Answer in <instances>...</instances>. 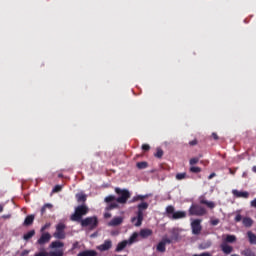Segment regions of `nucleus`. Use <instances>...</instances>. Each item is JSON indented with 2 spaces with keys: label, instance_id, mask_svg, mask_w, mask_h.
<instances>
[{
  "label": "nucleus",
  "instance_id": "obj_26",
  "mask_svg": "<svg viewBox=\"0 0 256 256\" xmlns=\"http://www.w3.org/2000/svg\"><path fill=\"white\" fill-rule=\"evenodd\" d=\"M242 223L244 227H253V219H251L250 217H244L242 219Z\"/></svg>",
  "mask_w": 256,
  "mask_h": 256
},
{
  "label": "nucleus",
  "instance_id": "obj_51",
  "mask_svg": "<svg viewBox=\"0 0 256 256\" xmlns=\"http://www.w3.org/2000/svg\"><path fill=\"white\" fill-rule=\"evenodd\" d=\"M3 218H4V219H11V214L4 215Z\"/></svg>",
  "mask_w": 256,
  "mask_h": 256
},
{
  "label": "nucleus",
  "instance_id": "obj_52",
  "mask_svg": "<svg viewBox=\"0 0 256 256\" xmlns=\"http://www.w3.org/2000/svg\"><path fill=\"white\" fill-rule=\"evenodd\" d=\"M229 173L231 174V175H235V171L233 170V169H229Z\"/></svg>",
  "mask_w": 256,
  "mask_h": 256
},
{
  "label": "nucleus",
  "instance_id": "obj_11",
  "mask_svg": "<svg viewBox=\"0 0 256 256\" xmlns=\"http://www.w3.org/2000/svg\"><path fill=\"white\" fill-rule=\"evenodd\" d=\"M113 247V241L111 240H105L103 244L96 247L98 251H109Z\"/></svg>",
  "mask_w": 256,
  "mask_h": 256
},
{
  "label": "nucleus",
  "instance_id": "obj_17",
  "mask_svg": "<svg viewBox=\"0 0 256 256\" xmlns=\"http://www.w3.org/2000/svg\"><path fill=\"white\" fill-rule=\"evenodd\" d=\"M35 221V215L31 214L26 216L25 220H24V227H29L31 225H33V222Z\"/></svg>",
  "mask_w": 256,
  "mask_h": 256
},
{
  "label": "nucleus",
  "instance_id": "obj_50",
  "mask_svg": "<svg viewBox=\"0 0 256 256\" xmlns=\"http://www.w3.org/2000/svg\"><path fill=\"white\" fill-rule=\"evenodd\" d=\"M104 217H105V219H110L111 213H105V214H104Z\"/></svg>",
  "mask_w": 256,
  "mask_h": 256
},
{
  "label": "nucleus",
  "instance_id": "obj_3",
  "mask_svg": "<svg viewBox=\"0 0 256 256\" xmlns=\"http://www.w3.org/2000/svg\"><path fill=\"white\" fill-rule=\"evenodd\" d=\"M166 214L169 219L177 220V219H185L187 217V212L185 211H177L175 212V207L169 205L166 207Z\"/></svg>",
  "mask_w": 256,
  "mask_h": 256
},
{
  "label": "nucleus",
  "instance_id": "obj_45",
  "mask_svg": "<svg viewBox=\"0 0 256 256\" xmlns=\"http://www.w3.org/2000/svg\"><path fill=\"white\" fill-rule=\"evenodd\" d=\"M211 225H219V219L212 220Z\"/></svg>",
  "mask_w": 256,
  "mask_h": 256
},
{
  "label": "nucleus",
  "instance_id": "obj_13",
  "mask_svg": "<svg viewBox=\"0 0 256 256\" xmlns=\"http://www.w3.org/2000/svg\"><path fill=\"white\" fill-rule=\"evenodd\" d=\"M220 248L225 255H231V253H233V246L225 242H222V244L220 245Z\"/></svg>",
  "mask_w": 256,
  "mask_h": 256
},
{
  "label": "nucleus",
  "instance_id": "obj_28",
  "mask_svg": "<svg viewBox=\"0 0 256 256\" xmlns=\"http://www.w3.org/2000/svg\"><path fill=\"white\" fill-rule=\"evenodd\" d=\"M33 237H35V230H30L29 232L23 235L24 241H29V239H32Z\"/></svg>",
  "mask_w": 256,
  "mask_h": 256
},
{
  "label": "nucleus",
  "instance_id": "obj_53",
  "mask_svg": "<svg viewBox=\"0 0 256 256\" xmlns=\"http://www.w3.org/2000/svg\"><path fill=\"white\" fill-rule=\"evenodd\" d=\"M58 177L59 179H63V174L62 173L58 174Z\"/></svg>",
  "mask_w": 256,
  "mask_h": 256
},
{
  "label": "nucleus",
  "instance_id": "obj_21",
  "mask_svg": "<svg viewBox=\"0 0 256 256\" xmlns=\"http://www.w3.org/2000/svg\"><path fill=\"white\" fill-rule=\"evenodd\" d=\"M127 245H129V242L127 240L119 242L116 247V253H121V251H123V249H125V247H127Z\"/></svg>",
  "mask_w": 256,
  "mask_h": 256
},
{
  "label": "nucleus",
  "instance_id": "obj_10",
  "mask_svg": "<svg viewBox=\"0 0 256 256\" xmlns=\"http://www.w3.org/2000/svg\"><path fill=\"white\" fill-rule=\"evenodd\" d=\"M51 241V234L49 232L43 233L40 238L37 240L38 245H47Z\"/></svg>",
  "mask_w": 256,
  "mask_h": 256
},
{
  "label": "nucleus",
  "instance_id": "obj_54",
  "mask_svg": "<svg viewBox=\"0 0 256 256\" xmlns=\"http://www.w3.org/2000/svg\"><path fill=\"white\" fill-rule=\"evenodd\" d=\"M0 213H3V205H0Z\"/></svg>",
  "mask_w": 256,
  "mask_h": 256
},
{
  "label": "nucleus",
  "instance_id": "obj_34",
  "mask_svg": "<svg viewBox=\"0 0 256 256\" xmlns=\"http://www.w3.org/2000/svg\"><path fill=\"white\" fill-rule=\"evenodd\" d=\"M53 205L52 204H45L42 208H41V215H45L47 209H52Z\"/></svg>",
  "mask_w": 256,
  "mask_h": 256
},
{
  "label": "nucleus",
  "instance_id": "obj_19",
  "mask_svg": "<svg viewBox=\"0 0 256 256\" xmlns=\"http://www.w3.org/2000/svg\"><path fill=\"white\" fill-rule=\"evenodd\" d=\"M200 204L206 205V207H208V209H215V202L208 201L205 198H200Z\"/></svg>",
  "mask_w": 256,
  "mask_h": 256
},
{
  "label": "nucleus",
  "instance_id": "obj_24",
  "mask_svg": "<svg viewBox=\"0 0 256 256\" xmlns=\"http://www.w3.org/2000/svg\"><path fill=\"white\" fill-rule=\"evenodd\" d=\"M153 155L156 159H163L165 152L161 149V147H157Z\"/></svg>",
  "mask_w": 256,
  "mask_h": 256
},
{
  "label": "nucleus",
  "instance_id": "obj_7",
  "mask_svg": "<svg viewBox=\"0 0 256 256\" xmlns=\"http://www.w3.org/2000/svg\"><path fill=\"white\" fill-rule=\"evenodd\" d=\"M138 212H137V223L136 227H141L143 223V211L149 209V204L147 202H141L138 204Z\"/></svg>",
  "mask_w": 256,
  "mask_h": 256
},
{
  "label": "nucleus",
  "instance_id": "obj_42",
  "mask_svg": "<svg viewBox=\"0 0 256 256\" xmlns=\"http://www.w3.org/2000/svg\"><path fill=\"white\" fill-rule=\"evenodd\" d=\"M242 219H243V217L241 216V214H237L235 217L236 223H239V221H241Z\"/></svg>",
  "mask_w": 256,
  "mask_h": 256
},
{
  "label": "nucleus",
  "instance_id": "obj_1",
  "mask_svg": "<svg viewBox=\"0 0 256 256\" xmlns=\"http://www.w3.org/2000/svg\"><path fill=\"white\" fill-rule=\"evenodd\" d=\"M89 213V208L86 205H80L75 208L74 214L71 215V221H76L77 223L83 220V216Z\"/></svg>",
  "mask_w": 256,
  "mask_h": 256
},
{
  "label": "nucleus",
  "instance_id": "obj_5",
  "mask_svg": "<svg viewBox=\"0 0 256 256\" xmlns=\"http://www.w3.org/2000/svg\"><path fill=\"white\" fill-rule=\"evenodd\" d=\"M188 213L190 216L203 217V215H207V210L199 204H192Z\"/></svg>",
  "mask_w": 256,
  "mask_h": 256
},
{
  "label": "nucleus",
  "instance_id": "obj_36",
  "mask_svg": "<svg viewBox=\"0 0 256 256\" xmlns=\"http://www.w3.org/2000/svg\"><path fill=\"white\" fill-rule=\"evenodd\" d=\"M113 201H117V198L113 195H109L105 198V203H113Z\"/></svg>",
  "mask_w": 256,
  "mask_h": 256
},
{
  "label": "nucleus",
  "instance_id": "obj_6",
  "mask_svg": "<svg viewBox=\"0 0 256 256\" xmlns=\"http://www.w3.org/2000/svg\"><path fill=\"white\" fill-rule=\"evenodd\" d=\"M80 225L81 227H89V229L93 231V229H97V226L99 225V220L96 216L87 217L81 220Z\"/></svg>",
  "mask_w": 256,
  "mask_h": 256
},
{
  "label": "nucleus",
  "instance_id": "obj_20",
  "mask_svg": "<svg viewBox=\"0 0 256 256\" xmlns=\"http://www.w3.org/2000/svg\"><path fill=\"white\" fill-rule=\"evenodd\" d=\"M246 235H247V238H248V241H249L250 245H256V235H255V233H253V231H248Z\"/></svg>",
  "mask_w": 256,
  "mask_h": 256
},
{
  "label": "nucleus",
  "instance_id": "obj_27",
  "mask_svg": "<svg viewBox=\"0 0 256 256\" xmlns=\"http://www.w3.org/2000/svg\"><path fill=\"white\" fill-rule=\"evenodd\" d=\"M241 255L243 256H256L255 251H253L251 248H246L241 251Z\"/></svg>",
  "mask_w": 256,
  "mask_h": 256
},
{
  "label": "nucleus",
  "instance_id": "obj_9",
  "mask_svg": "<svg viewBox=\"0 0 256 256\" xmlns=\"http://www.w3.org/2000/svg\"><path fill=\"white\" fill-rule=\"evenodd\" d=\"M191 228L193 235H199L203 229L201 226V219H195L191 222Z\"/></svg>",
  "mask_w": 256,
  "mask_h": 256
},
{
  "label": "nucleus",
  "instance_id": "obj_31",
  "mask_svg": "<svg viewBox=\"0 0 256 256\" xmlns=\"http://www.w3.org/2000/svg\"><path fill=\"white\" fill-rule=\"evenodd\" d=\"M137 237H139V234L134 232L128 240L129 245H133L137 241Z\"/></svg>",
  "mask_w": 256,
  "mask_h": 256
},
{
  "label": "nucleus",
  "instance_id": "obj_43",
  "mask_svg": "<svg viewBox=\"0 0 256 256\" xmlns=\"http://www.w3.org/2000/svg\"><path fill=\"white\" fill-rule=\"evenodd\" d=\"M131 223H133V225H135V227H137V216L136 217H133L132 219H131Z\"/></svg>",
  "mask_w": 256,
  "mask_h": 256
},
{
  "label": "nucleus",
  "instance_id": "obj_49",
  "mask_svg": "<svg viewBox=\"0 0 256 256\" xmlns=\"http://www.w3.org/2000/svg\"><path fill=\"white\" fill-rule=\"evenodd\" d=\"M77 247H79V242H75V243L72 245V249H77Z\"/></svg>",
  "mask_w": 256,
  "mask_h": 256
},
{
  "label": "nucleus",
  "instance_id": "obj_48",
  "mask_svg": "<svg viewBox=\"0 0 256 256\" xmlns=\"http://www.w3.org/2000/svg\"><path fill=\"white\" fill-rule=\"evenodd\" d=\"M51 225L50 224H46L44 225L42 228H41V231H45V229H48V227H50Z\"/></svg>",
  "mask_w": 256,
  "mask_h": 256
},
{
  "label": "nucleus",
  "instance_id": "obj_30",
  "mask_svg": "<svg viewBox=\"0 0 256 256\" xmlns=\"http://www.w3.org/2000/svg\"><path fill=\"white\" fill-rule=\"evenodd\" d=\"M145 198H146V196L137 195V196H134V197L129 201V203H137V201H144Z\"/></svg>",
  "mask_w": 256,
  "mask_h": 256
},
{
  "label": "nucleus",
  "instance_id": "obj_8",
  "mask_svg": "<svg viewBox=\"0 0 256 256\" xmlns=\"http://www.w3.org/2000/svg\"><path fill=\"white\" fill-rule=\"evenodd\" d=\"M65 229H67V226L64 223H58L56 225V231L53 233V238L59 240L65 239L67 237Z\"/></svg>",
  "mask_w": 256,
  "mask_h": 256
},
{
  "label": "nucleus",
  "instance_id": "obj_25",
  "mask_svg": "<svg viewBox=\"0 0 256 256\" xmlns=\"http://www.w3.org/2000/svg\"><path fill=\"white\" fill-rule=\"evenodd\" d=\"M156 251H158V253H165V251H167L165 242H162V240H161L156 246Z\"/></svg>",
  "mask_w": 256,
  "mask_h": 256
},
{
  "label": "nucleus",
  "instance_id": "obj_40",
  "mask_svg": "<svg viewBox=\"0 0 256 256\" xmlns=\"http://www.w3.org/2000/svg\"><path fill=\"white\" fill-rule=\"evenodd\" d=\"M197 143H198L197 139H194L189 142V145H190V147H195V145H197Z\"/></svg>",
  "mask_w": 256,
  "mask_h": 256
},
{
  "label": "nucleus",
  "instance_id": "obj_23",
  "mask_svg": "<svg viewBox=\"0 0 256 256\" xmlns=\"http://www.w3.org/2000/svg\"><path fill=\"white\" fill-rule=\"evenodd\" d=\"M77 256H97V251L85 250V251L78 253Z\"/></svg>",
  "mask_w": 256,
  "mask_h": 256
},
{
  "label": "nucleus",
  "instance_id": "obj_14",
  "mask_svg": "<svg viewBox=\"0 0 256 256\" xmlns=\"http://www.w3.org/2000/svg\"><path fill=\"white\" fill-rule=\"evenodd\" d=\"M161 241L162 243H164L165 246L171 245L173 241H179V234H174L171 238L163 237Z\"/></svg>",
  "mask_w": 256,
  "mask_h": 256
},
{
  "label": "nucleus",
  "instance_id": "obj_2",
  "mask_svg": "<svg viewBox=\"0 0 256 256\" xmlns=\"http://www.w3.org/2000/svg\"><path fill=\"white\" fill-rule=\"evenodd\" d=\"M63 247H65V243L55 240L50 243L49 249H56V251H50L49 256H63L65 255V251L63 250Z\"/></svg>",
  "mask_w": 256,
  "mask_h": 256
},
{
  "label": "nucleus",
  "instance_id": "obj_35",
  "mask_svg": "<svg viewBox=\"0 0 256 256\" xmlns=\"http://www.w3.org/2000/svg\"><path fill=\"white\" fill-rule=\"evenodd\" d=\"M148 166L149 164H147V162H138L136 164V167H138L139 169H147Z\"/></svg>",
  "mask_w": 256,
  "mask_h": 256
},
{
  "label": "nucleus",
  "instance_id": "obj_55",
  "mask_svg": "<svg viewBox=\"0 0 256 256\" xmlns=\"http://www.w3.org/2000/svg\"><path fill=\"white\" fill-rule=\"evenodd\" d=\"M252 171L256 173V166H253Z\"/></svg>",
  "mask_w": 256,
  "mask_h": 256
},
{
  "label": "nucleus",
  "instance_id": "obj_44",
  "mask_svg": "<svg viewBox=\"0 0 256 256\" xmlns=\"http://www.w3.org/2000/svg\"><path fill=\"white\" fill-rule=\"evenodd\" d=\"M29 255V250H23L20 254V256H27Z\"/></svg>",
  "mask_w": 256,
  "mask_h": 256
},
{
  "label": "nucleus",
  "instance_id": "obj_38",
  "mask_svg": "<svg viewBox=\"0 0 256 256\" xmlns=\"http://www.w3.org/2000/svg\"><path fill=\"white\" fill-rule=\"evenodd\" d=\"M151 150V146L149 144L142 145V151L147 152Z\"/></svg>",
  "mask_w": 256,
  "mask_h": 256
},
{
  "label": "nucleus",
  "instance_id": "obj_16",
  "mask_svg": "<svg viewBox=\"0 0 256 256\" xmlns=\"http://www.w3.org/2000/svg\"><path fill=\"white\" fill-rule=\"evenodd\" d=\"M121 223H123V217H115L108 223V225L109 227H118Z\"/></svg>",
  "mask_w": 256,
  "mask_h": 256
},
{
  "label": "nucleus",
  "instance_id": "obj_33",
  "mask_svg": "<svg viewBox=\"0 0 256 256\" xmlns=\"http://www.w3.org/2000/svg\"><path fill=\"white\" fill-rule=\"evenodd\" d=\"M117 207H119V204H117V202H112L108 204V206L106 207V210L112 211V209H117Z\"/></svg>",
  "mask_w": 256,
  "mask_h": 256
},
{
  "label": "nucleus",
  "instance_id": "obj_39",
  "mask_svg": "<svg viewBox=\"0 0 256 256\" xmlns=\"http://www.w3.org/2000/svg\"><path fill=\"white\" fill-rule=\"evenodd\" d=\"M34 256H49V253H47L46 251H42V252L36 253Z\"/></svg>",
  "mask_w": 256,
  "mask_h": 256
},
{
  "label": "nucleus",
  "instance_id": "obj_12",
  "mask_svg": "<svg viewBox=\"0 0 256 256\" xmlns=\"http://www.w3.org/2000/svg\"><path fill=\"white\" fill-rule=\"evenodd\" d=\"M232 195L238 199H249V192L247 191L232 190Z\"/></svg>",
  "mask_w": 256,
  "mask_h": 256
},
{
  "label": "nucleus",
  "instance_id": "obj_15",
  "mask_svg": "<svg viewBox=\"0 0 256 256\" xmlns=\"http://www.w3.org/2000/svg\"><path fill=\"white\" fill-rule=\"evenodd\" d=\"M237 241V236L235 235H231V234H227V235H223V242L222 243H235Z\"/></svg>",
  "mask_w": 256,
  "mask_h": 256
},
{
  "label": "nucleus",
  "instance_id": "obj_56",
  "mask_svg": "<svg viewBox=\"0 0 256 256\" xmlns=\"http://www.w3.org/2000/svg\"><path fill=\"white\" fill-rule=\"evenodd\" d=\"M190 161H197V159L196 158H191Z\"/></svg>",
  "mask_w": 256,
  "mask_h": 256
},
{
  "label": "nucleus",
  "instance_id": "obj_4",
  "mask_svg": "<svg viewBox=\"0 0 256 256\" xmlns=\"http://www.w3.org/2000/svg\"><path fill=\"white\" fill-rule=\"evenodd\" d=\"M115 193L119 195L118 198H116V202L120 203L121 205H125L127 201L131 198V192L127 189H121V188H115Z\"/></svg>",
  "mask_w": 256,
  "mask_h": 256
},
{
  "label": "nucleus",
  "instance_id": "obj_32",
  "mask_svg": "<svg viewBox=\"0 0 256 256\" xmlns=\"http://www.w3.org/2000/svg\"><path fill=\"white\" fill-rule=\"evenodd\" d=\"M175 178L177 181H183V179H187V173H177Z\"/></svg>",
  "mask_w": 256,
  "mask_h": 256
},
{
  "label": "nucleus",
  "instance_id": "obj_47",
  "mask_svg": "<svg viewBox=\"0 0 256 256\" xmlns=\"http://www.w3.org/2000/svg\"><path fill=\"white\" fill-rule=\"evenodd\" d=\"M251 207H254L256 209V198L251 201Z\"/></svg>",
  "mask_w": 256,
  "mask_h": 256
},
{
  "label": "nucleus",
  "instance_id": "obj_22",
  "mask_svg": "<svg viewBox=\"0 0 256 256\" xmlns=\"http://www.w3.org/2000/svg\"><path fill=\"white\" fill-rule=\"evenodd\" d=\"M197 163V161H190V165H192L189 169L190 173H201V167L193 166Z\"/></svg>",
  "mask_w": 256,
  "mask_h": 256
},
{
  "label": "nucleus",
  "instance_id": "obj_41",
  "mask_svg": "<svg viewBox=\"0 0 256 256\" xmlns=\"http://www.w3.org/2000/svg\"><path fill=\"white\" fill-rule=\"evenodd\" d=\"M212 138L214 139V141H219V135H217L216 132L212 133Z\"/></svg>",
  "mask_w": 256,
  "mask_h": 256
},
{
  "label": "nucleus",
  "instance_id": "obj_29",
  "mask_svg": "<svg viewBox=\"0 0 256 256\" xmlns=\"http://www.w3.org/2000/svg\"><path fill=\"white\" fill-rule=\"evenodd\" d=\"M76 199L78 203H85V201H87V195L83 193L76 194Z\"/></svg>",
  "mask_w": 256,
  "mask_h": 256
},
{
  "label": "nucleus",
  "instance_id": "obj_37",
  "mask_svg": "<svg viewBox=\"0 0 256 256\" xmlns=\"http://www.w3.org/2000/svg\"><path fill=\"white\" fill-rule=\"evenodd\" d=\"M62 189H63V186H61V185H56V186L53 188L52 193H59Z\"/></svg>",
  "mask_w": 256,
  "mask_h": 256
},
{
  "label": "nucleus",
  "instance_id": "obj_18",
  "mask_svg": "<svg viewBox=\"0 0 256 256\" xmlns=\"http://www.w3.org/2000/svg\"><path fill=\"white\" fill-rule=\"evenodd\" d=\"M139 235L142 237V239H147V237H151V235H153V230L141 229Z\"/></svg>",
  "mask_w": 256,
  "mask_h": 256
},
{
  "label": "nucleus",
  "instance_id": "obj_46",
  "mask_svg": "<svg viewBox=\"0 0 256 256\" xmlns=\"http://www.w3.org/2000/svg\"><path fill=\"white\" fill-rule=\"evenodd\" d=\"M213 177H217V174L215 172L211 173L209 176H208V179L211 180L213 179Z\"/></svg>",
  "mask_w": 256,
  "mask_h": 256
}]
</instances>
